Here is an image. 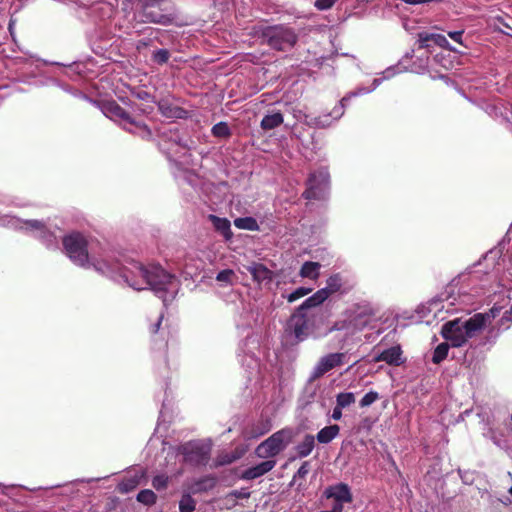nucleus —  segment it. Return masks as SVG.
I'll list each match as a JSON object with an SVG mask.
<instances>
[{"label": "nucleus", "instance_id": "obj_3", "mask_svg": "<svg viewBox=\"0 0 512 512\" xmlns=\"http://www.w3.org/2000/svg\"><path fill=\"white\" fill-rule=\"evenodd\" d=\"M292 438L293 430L291 428H283L261 442L256 447L255 454L259 458H274L286 448V446L292 441Z\"/></svg>", "mask_w": 512, "mask_h": 512}, {"label": "nucleus", "instance_id": "obj_23", "mask_svg": "<svg viewBox=\"0 0 512 512\" xmlns=\"http://www.w3.org/2000/svg\"><path fill=\"white\" fill-rule=\"evenodd\" d=\"M244 453L245 450L239 447L235 448V450L230 453H221L217 456L216 465H229L235 462L236 460L240 459L244 455Z\"/></svg>", "mask_w": 512, "mask_h": 512}, {"label": "nucleus", "instance_id": "obj_13", "mask_svg": "<svg viewBox=\"0 0 512 512\" xmlns=\"http://www.w3.org/2000/svg\"><path fill=\"white\" fill-rule=\"evenodd\" d=\"M276 463L277 462L274 459H267L253 467L244 470L241 473L240 478L242 480H254L259 478L270 472L276 466Z\"/></svg>", "mask_w": 512, "mask_h": 512}, {"label": "nucleus", "instance_id": "obj_30", "mask_svg": "<svg viewBox=\"0 0 512 512\" xmlns=\"http://www.w3.org/2000/svg\"><path fill=\"white\" fill-rule=\"evenodd\" d=\"M212 135L218 138H229L231 136V130L226 122H219L215 124L211 129Z\"/></svg>", "mask_w": 512, "mask_h": 512}, {"label": "nucleus", "instance_id": "obj_16", "mask_svg": "<svg viewBox=\"0 0 512 512\" xmlns=\"http://www.w3.org/2000/svg\"><path fill=\"white\" fill-rule=\"evenodd\" d=\"M462 324V327L466 331V336L472 338L473 336L476 335L477 332H479L485 327V315H483L482 313H476L468 320L462 321Z\"/></svg>", "mask_w": 512, "mask_h": 512}, {"label": "nucleus", "instance_id": "obj_12", "mask_svg": "<svg viewBox=\"0 0 512 512\" xmlns=\"http://www.w3.org/2000/svg\"><path fill=\"white\" fill-rule=\"evenodd\" d=\"M253 280L259 284H269L273 281L275 274L262 263L253 262L246 267Z\"/></svg>", "mask_w": 512, "mask_h": 512}, {"label": "nucleus", "instance_id": "obj_56", "mask_svg": "<svg viewBox=\"0 0 512 512\" xmlns=\"http://www.w3.org/2000/svg\"><path fill=\"white\" fill-rule=\"evenodd\" d=\"M322 512H331V511L329 510V511H322Z\"/></svg>", "mask_w": 512, "mask_h": 512}, {"label": "nucleus", "instance_id": "obj_51", "mask_svg": "<svg viewBox=\"0 0 512 512\" xmlns=\"http://www.w3.org/2000/svg\"><path fill=\"white\" fill-rule=\"evenodd\" d=\"M268 431V429L266 430H260V431H256L254 428L251 430V432L247 433V437L249 438H256V437H259L263 434H265L266 432Z\"/></svg>", "mask_w": 512, "mask_h": 512}, {"label": "nucleus", "instance_id": "obj_40", "mask_svg": "<svg viewBox=\"0 0 512 512\" xmlns=\"http://www.w3.org/2000/svg\"><path fill=\"white\" fill-rule=\"evenodd\" d=\"M379 399V394L376 391H370L366 393L360 400L361 407H368L372 405L376 400Z\"/></svg>", "mask_w": 512, "mask_h": 512}, {"label": "nucleus", "instance_id": "obj_18", "mask_svg": "<svg viewBox=\"0 0 512 512\" xmlns=\"http://www.w3.org/2000/svg\"><path fill=\"white\" fill-rule=\"evenodd\" d=\"M315 447V436L312 434H306L296 447V453L299 458H305L309 456Z\"/></svg>", "mask_w": 512, "mask_h": 512}, {"label": "nucleus", "instance_id": "obj_9", "mask_svg": "<svg viewBox=\"0 0 512 512\" xmlns=\"http://www.w3.org/2000/svg\"><path fill=\"white\" fill-rule=\"evenodd\" d=\"M312 324L305 311L298 307L287 321L286 331L293 334L297 342H302L310 335Z\"/></svg>", "mask_w": 512, "mask_h": 512}, {"label": "nucleus", "instance_id": "obj_41", "mask_svg": "<svg viewBox=\"0 0 512 512\" xmlns=\"http://www.w3.org/2000/svg\"><path fill=\"white\" fill-rule=\"evenodd\" d=\"M432 42L434 45H437L441 48H445V49H449V50H452L454 51V49H452L450 47V43L448 42V40L446 39V37L442 34H436L434 33V37L432 38Z\"/></svg>", "mask_w": 512, "mask_h": 512}, {"label": "nucleus", "instance_id": "obj_6", "mask_svg": "<svg viewBox=\"0 0 512 512\" xmlns=\"http://www.w3.org/2000/svg\"><path fill=\"white\" fill-rule=\"evenodd\" d=\"M178 453L189 465L205 466L211 457V446L199 440L189 441L178 447Z\"/></svg>", "mask_w": 512, "mask_h": 512}, {"label": "nucleus", "instance_id": "obj_29", "mask_svg": "<svg viewBox=\"0 0 512 512\" xmlns=\"http://www.w3.org/2000/svg\"><path fill=\"white\" fill-rule=\"evenodd\" d=\"M196 502L192 498L191 493H184L179 501L180 512H193L195 510Z\"/></svg>", "mask_w": 512, "mask_h": 512}, {"label": "nucleus", "instance_id": "obj_44", "mask_svg": "<svg viewBox=\"0 0 512 512\" xmlns=\"http://www.w3.org/2000/svg\"><path fill=\"white\" fill-rule=\"evenodd\" d=\"M28 228L44 231L46 229L45 224L39 220H28L25 222Z\"/></svg>", "mask_w": 512, "mask_h": 512}, {"label": "nucleus", "instance_id": "obj_10", "mask_svg": "<svg viewBox=\"0 0 512 512\" xmlns=\"http://www.w3.org/2000/svg\"><path fill=\"white\" fill-rule=\"evenodd\" d=\"M462 320L456 318L443 324L441 328V336L451 343L453 347L463 346L469 339L466 336V331L462 327Z\"/></svg>", "mask_w": 512, "mask_h": 512}, {"label": "nucleus", "instance_id": "obj_31", "mask_svg": "<svg viewBox=\"0 0 512 512\" xmlns=\"http://www.w3.org/2000/svg\"><path fill=\"white\" fill-rule=\"evenodd\" d=\"M156 499V494L150 489L141 490L137 495V501L148 506L153 505Z\"/></svg>", "mask_w": 512, "mask_h": 512}, {"label": "nucleus", "instance_id": "obj_49", "mask_svg": "<svg viewBox=\"0 0 512 512\" xmlns=\"http://www.w3.org/2000/svg\"><path fill=\"white\" fill-rule=\"evenodd\" d=\"M162 320H163V314H161V315L158 317L157 321H156L154 324H152V325H151V327H150V332H151L152 334H156V333L159 331L160 326H161V324H162Z\"/></svg>", "mask_w": 512, "mask_h": 512}, {"label": "nucleus", "instance_id": "obj_20", "mask_svg": "<svg viewBox=\"0 0 512 512\" xmlns=\"http://www.w3.org/2000/svg\"><path fill=\"white\" fill-rule=\"evenodd\" d=\"M328 298L329 297L326 290L320 289L316 291L312 296L308 297L298 308L305 311L307 309L321 305Z\"/></svg>", "mask_w": 512, "mask_h": 512}, {"label": "nucleus", "instance_id": "obj_37", "mask_svg": "<svg viewBox=\"0 0 512 512\" xmlns=\"http://www.w3.org/2000/svg\"><path fill=\"white\" fill-rule=\"evenodd\" d=\"M357 318L353 319L352 321L342 320L335 322L328 330L329 333L334 331H341L348 329L349 326L353 323L354 326L357 325Z\"/></svg>", "mask_w": 512, "mask_h": 512}, {"label": "nucleus", "instance_id": "obj_26", "mask_svg": "<svg viewBox=\"0 0 512 512\" xmlns=\"http://www.w3.org/2000/svg\"><path fill=\"white\" fill-rule=\"evenodd\" d=\"M159 111L166 117L180 118L185 111L179 107H173L166 101H160L158 103Z\"/></svg>", "mask_w": 512, "mask_h": 512}, {"label": "nucleus", "instance_id": "obj_55", "mask_svg": "<svg viewBox=\"0 0 512 512\" xmlns=\"http://www.w3.org/2000/svg\"><path fill=\"white\" fill-rule=\"evenodd\" d=\"M509 493L512 495V487L509 489Z\"/></svg>", "mask_w": 512, "mask_h": 512}, {"label": "nucleus", "instance_id": "obj_22", "mask_svg": "<svg viewBox=\"0 0 512 512\" xmlns=\"http://www.w3.org/2000/svg\"><path fill=\"white\" fill-rule=\"evenodd\" d=\"M284 121L283 114L276 112L263 117L260 126L263 130L268 131L279 127Z\"/></svg>", "mask_w": 512, "mask_h": 512}, {"label": "nucleus", "instance_id": "obj_46", "mask_svg": "<svg viewBox=\"0 0 512 512\" xmlns=\"http://www.w3.org/2000/svg\"><path fill=\"white\" fill-rule=\"evenodd\" d=\"M231 495H233L237 499H247L250 497V491L246 488H242L240 490H234L231 492Z\"/></svg>", "mask_w": 512, "mask_h": 512}, {"label": "nucleus", "instance_id": "obj_15", "mask_svg": "<svg viewBox=\"0 0 512 512\" xmlns=\"http://www.w3.org/2000/svg\"><path fill=\"white\" fill-rule=\"evenodd\" d=\"M327 498H333L335 501H342L345 503H351L353 501V495L350 487L346 483H338L330 486L325 490Z\"/></svg>", "mask_w": 512, "mask_h": 512}, {"label": "nucleus", "instance_id": "obj_35", "mask_svg": "<svg viewBox=\"0 0 512 512\" xmlns=\"http://www.w3.org/2000/svg\"><path fill=\"white\" fill-rule=\"evenodd\" d=\"M312 292V288H307V287H299L297 288L295 291H293L292 293H290L286 299L289 303H292L308 294H310Z\"/></svg>", "mask_w": 512, "mask_h": 512}, {"label": "nucleus", "instance_id": "obj_14", "mask_svg": "<svg viewBox=\"0 0 512 512\" xmlns=\"http://www.w3.org/2000/svg\"><path fill=\"white\" fill-rule=\"evenodd\" d=\"M402 349L399 345L392 346L388 349L383 350L381 353L375 356V362H385L392 366H400L404 363L402 358Z\"/></svg>", "mask_w": 512, "mask_h": 512}, {"label": "nucleus", "instance_id": "obj_5", "mask_svg": "<svg viewBox=\"0 0 512 512\" xmlns=\"http://www.w3.org/2000/svg\"><path fill=\"white\" fill-rule=\"evenodd\" d=\"M62 244L66 255L76 265L87 267L89 264L88 242L84 235L73 232L63 237Z\"/></svg>", "mask_w": 512, "mask_h": 512}, {"label": "nucleus", "instance_id": "obj_45", "mask_svg": "<svg viewBox=\"0 0 512 512\" xmlns=\"http://www.w3.org/2000/svg\"><path fill=\"white\" fill-rule=\"evenodd\" d=\"M501 310V306L494 305L488 312L482 314L485 315V321L487 322L488 320L497 317L500 314Z\"/></svg>", "mask_w": 512, "mask_h": 512}, {"label": "nucleus", "instance_id": "obj_43", "mask_svg": "<svg viewBox=\"0 0 512 512\" xmlns=\"http://www.w3.org/2000/svg\"><path fill=\"white\" fill-rule=\"evenodd\" d=\"M309 471H310V464L308 461H305L301 464V466L297 470L295 477L305 478L307 476V474L309 473Z\"/></svg>", "mask_w": 512, "mask_h": 512}, {"label": "nucleus", "instance_id": "obj_54", "mask_svg": "<svg viewBox=\"0 0 512 512\" xmlns=\"http://www.w3.org/2000/svg\"><path fill=\"white\" fill-rule=\"evenodd\" d=\"M130 285H131L132 287H134L135 289H137V290H141V289H142L141 287H138V286H137V285H138V283H136V282H135V283H131Z\"/></svg>", "mask_w": 512, "mask_h": 512}, {"label": "nucleus", "instance_id": "obj_48", "mask_svg": "<svg viewBox=\"0 0 512 512\" xmlns=\"http://www.w3.org/2000/svg\"><path fill=\"white\" fill-rule=\"evenodd\" d=\"M136 486V483L132 480H128L126 482H122L119 484V489L122 492H127L130 489H133Z\"/></svg>", "mask_w": 512, "mask_h": 512}, {"label": "nucleus", "instance_id": "obj_38", "mask_svg": "<svg viewBox=\"0 0 512 512\" xmlns=\"http://www.w3.org/2000/svg\"><path fill=\"white\" fill-rule=\"evenodd\" d=\"M168 480L169 478L166 476V475H156L153 479H152V486L156 489V490H163L165 488H167L168 486Z\"/></svg>", "mask_w": 512, "mask_h": 512}, {"label": "nucleus", "instance_id": "obj_24", "mask_svg": "<svg viewBox=\"0 0 512 512\" xmlns=\"http://www.w3.org/2000/svg\"><path fill=\"white\" fill-rule=\"evenodd\" d=\"M321 265L318 262L306 261L300 269V276L315 280L319 277V269Z\"/></svg>", "mask_w": 512, "mask_h": 512}, {"label": "nucleus", "instance_id": "obj_28", "mask_svg": "<svg viewBox=\"0 0 512 512\" xmlns=\"http://www.w3.org/2000/svg\"><path fill=\"white\" fill-rule=\"evenodd\" d=\"M449 344L447 342L440 343L433 352L432 362L440 364L448 356Z\"/></svg>", "mask_w": 512, "mask_h": 512}, {"label": "nucleus", "instance_id": "obj_52", "mask_svg": "<svg viewBox=\"0 0 512 512\" xmlns=\"http://www.w3.org/2000/svg\"><path fill=\"white\" fill-rule=\"evenodd\" d=\"M344 503L345 502H342V501H335L332 506V509L330 511L331 512H342Z\"/></svg>", "mask_w": 512, "mask_h": 512}, {"label": "nucleus", "instance_id": "obj_17", "mask_svg": "<svg viewBox=\"0 0 512 512\" xmlns=\"http://www.w3.org/2000/svg\"><path fill=\"white\" fill-rule=\"evenodd\" d=\"M208 219L212 223L214 229L219 232L225 238V240H231L233 233L231 231V223L227 218H221L210 214Z\"/></svg>", "mask_w": 512, "mask_h": 512}, {"label": "nucleus", "instance_id": "obj_39", "mask_svg": "<svg viewBox=\"0 0 512 512\" xmlns=\"http://www.w3.org/2000/svg\"><path fill=\"white\" fill-rule=\"evenodd\" d=\"M170 53L167 49H159L153 53V60L162 65L168 62Z\"/></svg>", "mask_w": 512, "mask_h": 512}, {"label": "nucleus", "instance_id": "obj_19", "mask_svg": "<svg viewBox=\"0 0 512 512\" xmlns=\"http://www.w3.org/2000/svg\"><path fill=\"white\" fill-rule=\"evenodd\" d=\"M340 432V427L337 424L329 425L324 428H322L316 435L315 439L320 444H328L330 443L334 438L338 436Z\"/></svg>", "mask_w": 512, "mask_h": 512}, {"label": "nucleus", "instance_id": "obj_11", "mask_svg": "<svg viewBox=\"0 0 512 512\" xmlns=\"http://www.w3.org/2000/svg\"><path fill=\"white\" fill-rule=\"evenodd\" d=\"M345 356V353H330L320 358L313 370L311 379H319L330 370L341 366L344 363Z\"/></svg>", "mask_w": 512, "mask_h": 512}, {"label": "nucleus", "instance_id": "obj_21", "mask_svg": "<svg viewBox=\"0 0 512 512\" xmlns=\"http://www.w3.org/2000/svg\"><path fill=\"white\" fill-rule=\"evenodd\" d=\"M215 486V479L213 477H203L199 480L194 481L188 488V492L191 494H198L201 492L208 491Z\"/></svg>", "mask_w": 512, "mask_h": 512}, {"label": "nucleus", "instance_id": "obj_33", "mask_svg": "<svg viewBox=\"0 0 512 512\" xmlns=\"http://www.w3.org/2000/svg\"><path fill=\"white\" fill-rule=\"evenodd\" d=\"M434 33L420 32L417 34L418 49L428 50L433 44Z\"/></svg>", "mask_w": 512, "mask_h": 512}, {"label": "nucleus", "instance_id": "obj_42", "mask_svg": "<svg viewBox=\"0 0 512 512\" xmlns=\"http://www.w3.org/2000/svg\"><path fill=\"white\" fill-rule=\"evenodd\" d=\"M337 0H316L315 1V7L318 10H327L330 9Z\"/></svg>", "mask_w": 512, "mask_h": 512}, {"label": "nucleus", "instance_id": "obj_50", "mask_svg": "<svg viewBox=\"0 0 512 512\" xmlns=\"http://www.w3.org/2000/svg\"><path fill=\"white\" fill-rule=\"evenodd\" d=\"M342 407H339L338 404L336 403V406L334 407L333 409V412H332V418L336 421L340 420L342 418Z\"/></svg>", "mask_w": 512, "mask_h": 512}, {"label": "nucleus", "instance_id": "obj_34", "mask_svg": "<svg viewBox=\"0 0 512 512\" xmlns=\"http://www.w3.org/2000/svg\"><path fill=\"white\" fill-rule=\"evenodd\" d=\"M356 94H351L349 96L343 97L338 106H335L333 110L329 113V116H331L333 119H338L344 114V108L346 102L350 99L351 96H355Z\"/></svg>", "mask_w": 512, "mask_h": 512}, {"label": "nucleus", "instance_id": "obj_8", "mask_svg": "<svg viewBox=\"0 0 512 512\" xmlns=\"http://www.w3.org/2000/svg\"><path fill=\"white\" fill-rule=\"evenodd\" d=\"M329 180L330 175L326 169L311 172L306 180V189L302 193V197L307 200L323 199Z\"/></svg>", "mask_w": 512, "mask_h": 512}, {"label": "nucleus", "instance_id": "obj_27", "mask_svg": "<svg viewBox=\"0 0 512 512\" xmlns=\"http://www.w3.org/2000/svg\"><path fill=\"white\" fill-rule=\"evenodd\" d=\"M234 225L238 229L249 231H257L259 229L258 223L253 217H239L234 220Z\"/></svg>", "mask_w": 512, "mask_h": 512}, {"label": "nucleus", "instance_id": "obj_4", "mask_svg": "<svg viewBox=\"0 0 512 512\" xmlns=\"http://www.w3.org/2000/svg\"><path fill=\"white\" fill-rule=\"evenodd\" d=\"M135 274L142 278L143 283L155 292H166L167 286L171 284L174 276L166 272L160 266L145 267L142 264H135Z\"/></svg>", "mask_w": 512, "mask_h": 512}, {"label": "nucleus", "instance_id": "obj_47", "mask_svg": "<svg viewBox=\"0 0 512 512\" xmlns=\"http://www.w3.org/2000/svg\"><path fill=\"white\" fill-rule=\"evenodd\" d=\"M464 31L463 30H460V31H451V32H448V36L454 40L455 42L459 43V44H463L462 42V35H463Z\"/></svg>", "mask_w": 512, "mask_h": 512}, {"label": "nucleus", "instance_id": "obj_1", "mask_svg": "<svg viewBox=\"0 0 512 512\" xmlns=\"http://www.w3.org/2000/svg\"><path fill=\"white\" fill-rule=\"evenodd\" d=\"M263 44L276 51L286 52L294 48L298 35L292 27L287 25H259L254 28Z\"/></svg>", "mask_w": 512, "mask_h": 512}, {"label": "nucleus", "instance_id": "obj_7", "mask_svg": "<svg viewBox=\"0 0 512 512\" xmlns=\"http://www.w3.org/2000/svg\"><path fill=\"white\" fill-rule=\"evenodd\" d=\"M100 109L106 117L114 121H124L134 125L136 129H139L143 133V137H151V130L148 128V126L143 122L135 121L131 115L116 101H102L100 103Z\"/></svg>", "mask_w": 512, "mask_h": 512}, {"label": "nucleus", "instance_id": "obj_25", "mask_svg": "<svg viewBox=\"0 0 512 512\" xmlns=\"http://www.w3.org/2000/svg\"><path fill=\"white\" fill-rule=\"evenodd\" d=\"M343 286V279L341 274L336 273L331 275L326 281V287L322 288V290H326L328 297L334 293H337L341 290Z\"/></svg>", "mask_w": 512, "mask_h": 512}, {"label": "nucleus", "instance_id": "obj_2", "mask_svg": "<svg viewBox=\"0 0 512 512\" xmlns=\"http://www.w3.org/2000/svg\"><path fill=\"white\" fill-rule=\"evenodd\" d=\"M139 16L143 23L170 25L175 18V5L171 0H142Z\"/></svg>", "mask_w": 512, "mask_h": 512}, {"label": "nucleus", "instance_id": "obj_53", "mask_svg": "<svg viewBox=\"0 0 512 512\" xmlns=\"http://www.w3.org/2000/svg\"><path fill=\"white\" fill-rule=\"evenodd\" d=\"M151 97V95L146 91H141L137 93V98L141 100H148Z\"/></svg>", "mask_w": 512, "mask_h": 512}, {"label": "nucleus", "instance_id": "obj_36", "mask_svg": "<svg viewBox=\"0 0 512 512\" xmlns=\"http://www.w3.org/2000/svg\"><path fill=\"white\" fill-rule=\"evenodd\" d=\"M234 277H235V272L232 269H224L217 274L216 280L218 282L232 284Z\"/></svg>", "mask_w": 512, "mask_h": 512}, {"label": "nucleus", "instance_id": "obj_32", "mask_svg": "<svg viewBox=\"0 0 512 512\" xmlns=\"http://www.w3.org/2000/svg\"><path fill=\"white\" fill-rule=\"evenodd\" d=\"M336 403L339 407L346 408L355 403V395L352 392H341L336 396Z\"/></svg>", "mask_w": 512, "mask_h": 512}]
</instances>
